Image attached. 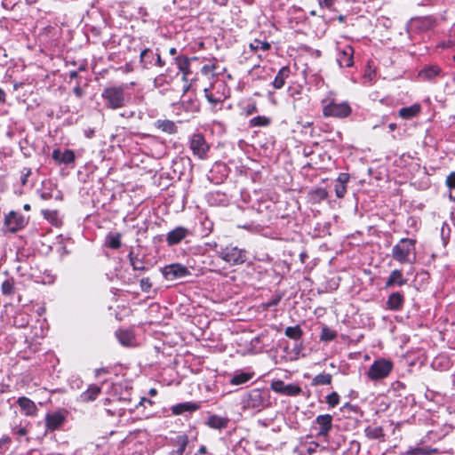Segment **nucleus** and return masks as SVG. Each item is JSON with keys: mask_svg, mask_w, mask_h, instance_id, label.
<instances>
[{"mask_svg": "<svg viewBox=\"0 0 455 455\" xmlns=\"http://www.w3.org/2000/svg\"><path fill=\"white\" fill-rule=\"evenodd\" d=\"M207 452V449L205 446L202 445L199 449H198V453L199 454H205Z\"/></svg>", "mask_w": 455, "mask_h": 455, "instance_id": "obj_64", "label": "nucleus"}, {"mask_svg": "<svg viewBox=\"0 0 455 455\" xmlns=\"http://www.w3.org/2000/svg\"><path fill=\"white\" fill-rule=\"evenodd\" d=\"M339 401H340L339 395L335 391L331 393L330 395H328L325 398L326 403L331 408L336 407L339 403Z\"/></svg>", "mask_w": 455, "mask_h": 455, "instance_id": "obj_38", "label": "nucleus"}, {"mask_svg": "<svg viewBox=\"0 0 455 455\" xmlns=\"http://www.w3.org/2000/svg\"><path fill=\"white\" fill-rule=\"evenodd\" d=\"M406 454H407V455H417V454H421V455H423V448H419V447L412 448V447H411V448L406 451Z\"/></svg>", "mask_w": 455, "mask_h": 455, "instance_id": "obj_55", "label": "nucleus"}, {"mask_svg": "<svg viewBox=\"0 0 455 455\" xmlns=\"http://www.w3.org/2000/svg\"><path fill=\"white\" fill-rule=\"evenodd\" d=\"M253 375H254L253 372H243V371L236 372L230 379V383L232 385L244 384V383L248 382L249 380H251L252 379Z\"/></svg>", "mask_w": 455, "mask_h": 455, "instance_id": "obj_30", "label": "nucleus"}, {"mask_svg": "<svg viewBox=\"0 0 455 455\" xmlns=\"http://www.w3.org/2000/svg\"><path fill=\"white\" fill-rule=\"evenodd\" d=\"M272 84L275 89H280L283 87L284 84V67L280 68Z\"/></svg>", "mask_w": 455, "mask_h": 455, "instance_id": "obj_39", "label": "nucleus"}, {"mask_svg": "<svg viewBox=\"0 0 455 455\" xmlns=\"http://www.w3.org/2000/svg\"><path fill=\"white\" fill-rule=\"evenodd\" d=\"M107 372H108V371H107L106 369H104V368H100V369H97V370L95 371V375H96V377H99V376H100L101 374H103V373H107Z\"/></svg>", "mask_w": 455, "mask_h": 455, "instance_id": "obj_63", "label": "nucleus"}, {"mask_svg": "<svg viewBox=\"0 0 455 455\" xmlns=\"http://www.w3.org/2000/svg\"><path fill=\"white\" fill-rule=\"evenodd\" d=\"M218 256L230 265H240L246 261L247 252L236 246L228 245L218 251Z\"/></svg>", "mask_w": 455, "mask_h": 455, "instance_id": "obj_5", "label": "nucleus"}, {"mask_svg": "<svg viewBox=\"0 0 455 455\" xmlns=\"http://www.w3.org/2000/svg\"><path fill=\"white\" fill-rule=\"evenodd\" d=\"M45 427L46 431H55L59 429L66 420V413L61 411H57L45 415Z\"/></svg>", "mask_w": 455, "mask_h": 455, "instance_id": "obj_10", "label": "nucleus"}, {"mask_svg": "<svg viewBox=\"0 0 455 455\" xmlns=\"http://www.w3.org/2000/svg\"><path fill=\"white\" fill-rule=\"evenodd\" d=\"M408 279L403 275V270L395 268L390 272L385 283V289L393 288L395 286L402 287L405 285Z\"/></svg>", "mask_w": 455, "mask_h": 455, "instance_id": "obj_12", "label": "nucleus"}, {"mask_svg": "<svg viewBox=\"0 0 455 455\" xmlns=\"http://www.w3.org/2000/svg\"><path fill=\"white\" fill-rule=\"evenodd\" d=\"M319 448V444L317 443L312 442L308 444L307 448V454L311 455L315 452H316L317 449Z\"/></svg>", "mask_w": 455, "mask_h": 455, "instance_id": "obj_53", "label": "nucleus"}, {"mask_svg": "<svg viewBox=\"0 0 455 455\" xmlns=\"http://www.w3.org/2000/svg\"><path fill=\"white\" fill-rule=\"evenodd\" d=\"M364 434L365 436L371 440L383 439L385 436L384 428L382 427L368 426L364 429Z\"/></svg>", "mask_w": 455, "mask_h": 455, "instance_id": "obj_28", "label": "nucleus"}, {"mask_svg": "<svg viewBox=\"0 0 455 455\" xmlns=\"http://www.w3.org/2000/svg\"><path fill=\"white\" fill-rule=\"evenodd\" d=\"M438 452L436 448H423V455H433Z\"/></svg>", "mask_w": 455, "mask_h": 455, "instance_id": "obj_57", "label": "nucleus"}, {"mask_svg": "<svg viewBox=\"0 0 455 455\" xmlns=\"http://www.w3.org/2000/svg\"><path fill=\"white\" fill-rule=\"evenodd\" d=\"M301 392L300 387L297 385H286V395H297Z\"/></svg>", "mask_w": 455, "mask_h": 455, "instance_id": "obj_46", "label": "nucleus"}, {"mask_svg": "<svg viewBox=\"0 0 455 455\" xmlns=\"http://www.w3.org/2000/svg\"><path fill=\"white\" fill-rule=\"evenodd\" d=\"M323 116L325 118L345 119L352 114L347 101L339 102L333 92H330L321 100Z\"/></svg>", "mask_w": 455, "mask_h": 455, "instance_id": "obj_1", "label": "nucleus"}, {"mask_svg": "<svg viewBox=\"0 0 455 455\" xmlns=\"http://www.w3.org/2000/svg\"><path fill=\"white\" fill-rule=\"evenodd\" d=\"M337 337V331L330 329L328 326L324 325L322 328L320 340L322 341H331L334 340Z\"/></svg>", "mask_w": 455, "mask_h": 455, "instance_id": "obj_34", "label": "nucleus"}, {"mask_svg": "<svg viewBox=\"0 0 455 455\" xmlns=\"http://www.w3.org/2000/svg\"><path fill=\"white\" fill-rule=\"evenodd\" d=\"M268 391L254 388L245 392L240 401L243 411L255 414L262 411L267 404Z\"/></svg>", "mask_w": 455, "mask_h": 455, "instance_id": "obj_3", "label": "nucleus"}, {"mask_svg": "<svg viewBox=\"0 0 455 455\" xmlns=\"http://www.w3.org/2000/svg\"><path fill=\"white\" fill-rule=\"evenodd\" d=\"M269 121L267 117L258 116L250 120V126L256 127V126H265L268 124Z\"/></svg>", "mask_w": 455, "mask_h": 455, "instance_id": "obj_40", "label": "nucleus"}, {"mask_svg": "<svg viewBox=\"0 0 455 455\" xmlns=\"http://www.w3.org/2000/svg\"><path fill=\"white\" fill-rule=\"evenodd\" d=\"M206 424L211 428L220 430L227 427L228 419L214 414L208 418Z\"/></svg>", "mask_w": 455, "mask_h": 455, "instance_id": "obj_24", "label": "nucleus"}, {"mask_svg": "<svg viewBox=\"0 0 455 455\" xmlns=\"http://www.w3.org/2000/svg\"><path fill=\"white\" fill-rule=\"evenodd\" d=\"M126 88L127 86L124 84L106 87L101 93V98L107 108L118 109L125 107L130 100V97L125 93Z\"/></svg>", "mask_w": 455, "mask_h": 455, "instance_id": "obj_4", "label": "nucleus"}, {"mask_svg": "<svg viewBox=\"0 0 455 455\" xmlns=\"http://www.w3.org/2000/svg\"><path fill=\"white\" fill-rule=\"evenodd\" d=\"M416 243V239L401 238L392 248V258L402 265L414 264L417 259Z\"/></svg>", "mask_w": 455, "mask_h": 455, "instance_id": "obj_2", "label": "nucleus"}, {"mask_svg": "<svg viewBox=\"0 0 455 455\" xmlns=\"http://www.w3.org/2000/svg\"><path fill=\"white\" fill-rule=\"evenodd\" d=\"M274 208H275V204H272L269 201H263L259 204L257 211L259 213H263L265 210L272 212L274 211Z\"/></svg>", "mask_w": 455, "mask_h": 455, "instance_id": "obj_42", "label": "nucleus"}, {"mask_svg": "<svg viewBox=\"0 0 455 455\" xmlns=\"http://www.w3.org/2000/svg\"><path fill=\"white\" fill-rule=\"evenodd\" d=\"M172 443L176 446L169 455H183L186 447L188 443V436L186 434L178 435L175 438L172 439Z\"/></svg>", "mask_w": 455, "mask_h": 455, "instance_id": "obj_20", "label": "nucleus"}, {"mask_svg": "<svg viewBox=\"0 0 455 455\" xmlns=\"http://www.w3.org/2000/svg\"><path fill=\"white\" fill-rule=\"evenodd\" d=\"M154 64L158 66V67H164V61L162 60L160 54L156 53Z\"/></svg>", "mask_w": 455, "mask_h": 455, "instance_id": "obj_58", "label": "nucleus"}, {"mask_svg": "<svg viewBox=\"0 0 455 455\" xmlns=\"http://www.w3.org/2000/svg\"><path fill=\"white\" fill-rule=\"evenodd\" d=\"M200 409V405L196 403L193 402H185L181 403H178L172 407V412L174 415H180L185 412H192Z\"/></svg>", "mask_w": 455, "mask_h": 455, "instance_id": "obj_21", "label": "nucleus"}, {"mask_svg": "<svg viewBox=\"0 0 455 455\" xmlns=\"http://www.w3.org/2000/svg\"><path fill=\"white\" fill-rule=\"evenodd\" d=\"M17 403L26 416L35 417L37 415L38 409L36 403L29 398L26 396L19 397Z\"/></svg>", "mask_w": 455, "mask_h": 455, "instance_id": "obj_17", "label": "nucleus"}, {"mask_svg": "<svg viewBox=\"0 0 455 455\" xmlns=\"http://www.w3.org/2000/svg\"><path fill=\"white\" fill-rule=\"evenodd\" d=\"M6 101V93L5 92L0 88V106L4 105Z\"/></svg>", "mask_w": 455, "mask_h": 455, "instance_id": "obj_60", "label": "nucleus"}, {"mask_svg": "<svg viewBox=\"0 0 455 455\" xmlns=\"http://www.w3.org/2000/svg\"><path fill=\"white\" fill-rule=\"evenodd\" d=\"M405 298L402 291L392 292L387 299V308L393 311H400L404 304Z\"/></svg>", "mask_w": 455, "mask_h": 455, "instance_id": "obj_15", "label": "nucleus"}, {"mask_svg": "<svg viewBox=\"0 0 455 455\" xmlns=\"http://www.w3.org/2000/svg\"><path fill=\"white\" fill-rule=\"evenodd\" d=\"M189 231L184 227H177L171 230L166 235V243L168 245L172 246L180 243L188 235Z\"/></svg>", "mask_w": 455, "mask_h": 455, "instance_id": "obj_14", "label": "nucleus"}, {"mask_svg": "<svg viewBox=\"0 0 455 455\" xmlns=\"http://www.w3.org/2000/svg\"><path fill=\"white\" fill-rule=\"evenodd\" d=\"M165 83V76L161 74L154 79V86L156 88L162 87Z\"/></svg>", "mask_w": 455, "mask_h": 455, "instance_id": "obj_52", "label": "nucleus"}, {"mask_svg": "<svg viewBox=\"0 0 455 455\" xmlns=\"http://www.w3.org/2000/svg\"><path fill=\"white\" fill-rule=\"evenodd\" d=\"M100 393V387L96 385H92L88 387L87 390L83 392L80 395V401L84 403H88L94 401Z\"/></svg>", "mask_w": 455, "mask_h": 455, "instance_id": "obj_27", "label": "nucleus"}, {"mask_svg": "<svg viewBox=\"0 0 455 455\" xmlns=\"http://www.w3.org/2000/svg\"><path fill=\"white\" fill-rule=\"evenodd\" d=\"M204 94H205V97L208 100V101L212 103V104H217V103L221 101V99L220 98H215L212 95V93L211 92L210 89H208V88L204 89Z\"/></svg>", "mask_w": 455, "mask_h": 455, "instance_id": "obj_48", "label": "nucleus"}, {"mask_svg": "<svg viewBox=\"0 0 455 455\" xmlns=\"http://www.w3.org/2000/svg\"><path fill=\"white\" fill-rule=\"evenodd\" d=\"M214 68V66L205 65L202 68V72L204 74H208Z\"/></svg>", "mask_w": 455, "mask_h": 455, "instance_id": "obj_61", "label": "nucleus"}, {"mask_svg": "<svg viewBox=\"0 0 455 455\" xmlns=\"http://www.w3.org/2000/svg\"><path fill=\"white\" fill-rule=\"evenodd\" d=\"M163 275L167 280H176L191 275V271L187 267L180 263H172L163 268Z\"/></svg>", "mask_w": 455, "mask_h": 455, "instance_id": "obj_9", "label": "nucleus"}, {"mask_svg": "<svg viewBox=\"0 0 455 455\" xmlns=\"http://www.w3.org/2000/svg\"><path fill=\"white\" fill-rule=\"evenodd\" d=\"M73 92L77 98H82L84 94V90L79 85H76Z\"/></svg>", "mask_w": 455, "mask_h": 455, "instance_id": "obj_56", "label": "nucleus"}, {"mask_svg": "<svg viewBox=\"0 0 455 455\" xmlns=\"http://www.w3.org/2000/svg\"><path fill=\"white\" fill-rule=\"evenodd\" d=\"M328 191L324 188H315L308 191L307 201L311 204H317L328 198Z\"/></svg>", "mask_w": 455, "mask_h": 455, "instance_id": "obj_19", "label": "nucleus"}, {"mask_svg": "<svg viewBox=\"0 0 455 455\" xmlns=\"http://www.w3.org/2000/svg\"><path fill=\"white\" fill-rule=\"evenodd\" d=\"M421 112V106L415 103L410 107L402 108L399 109L398 115L401 118L409 120L417 116Z\"/></svg>", "mask_w": 455, "mask_h": 455, "instance_id": "obj_23", "label": "nucleus"}, {"mask_svg": "<svg viewBox=\"0 0 455 455\" xmlns=\"http://www.w3.org/2000/svg\"><path fill=\"white\" fill-rule=\"evenodd\" d=\"M155 57L156 53L152 50L146 48L140 54V62L144 68H149L154 65Z\"/></svg>", "mask_w": 455, "mask_h": 455, "instance_id": "obj_26", "label": "nucleus"}, {"mask_svg": "<svg viewBox=\"0 0 455 455\" xmlns=\"http://www.w3.org/2000/svg\"><path fill=\"white\" fill-rule=\"evenodd\" d=\"M270 387L273 391L280 394H284V382L283 380H272Z\"/></svg>", "mask_w": 455, "mask_h": 455, "instance_id": "obj_43", "label": "nucleus"}, {"mask_svg": "<svg viewBox=\"0 0 455 455\" xmlns=\"http://www.w3.org/2000/svg\"><path fill=\"white\" fill-rule=\"evenodd\" d=\"M116 337L120 343L124 346H129L133 339V335L130 331H119L116 332Z\"/></svg>", "mask_w": 455, "mask_h": 455, "instance_id": "obj_36", "label": "nucleus"}, {"mask_svg": "<svg viewBox=\"0 0 455 455\" xmlns=\"http://www.w3.org/2000/svg\"><path fill=\"white\" fill-rule=\"evenodd\" d=\"M11 443V438L9 436H3L1 439H0V449L4 446V445H7Z\"/></svg>", "mask_w": 455, "mask_h": 455, "instance_id": "obj_59", "label": "nucleus"}, {"mask_svg": "<svg viewBox=\"0 0 455 455\" xmlns=\"http://www.w3.org/2000/svg\"><path fill=\"white\" fill-rule=\"evenodd\" d=\"M350 180V175L347 172H341L335 180L334 191L338 198L341 199L347 194V184Z\"/></svg>", "mask_w": 455, "mask_h": 455, "instance_id": "obj_16", "label": "nucleus"}, {"mask_svg": "<svg viewBox=\"0 0 455 455\" xmlns=\"http://www.w3.org/2000/svg\"><path fill=\"white\" fill-rule=\"evenodd\" d=\"M152 287V283L149 280V278H142L140 280V288L142 291L148 292Z\"/></svg>", "mask_w": 455, "mask_h": 455, "instance_id": "obj_49", "label": "nucleus"}, {"mask_svg": "<svg viewBox=\"0 0 455 455\" xmlns=\"http://www.w3.org/2000/svg\"><path fill=\"white\" fill-rule=\"evenodd\" d=\"M12 433L13 435H20V436H24V435H27L28 431H27L25 427L14 426V427H12Z\"/></svg>", "mask_w": 455, "mask_h": 455, "instance_id": "obj_50", "label": "nucleus"}, {"mask_svg": "<svg viewBox=\"0 0 455 455\" xmlns=\"http://www.w3.org/2000/svg\"><path fill=\"white\" fill-rule=\"evenodd\" d=\"M31 174V169L28 168V167H24L21 171V178H20V181L23 185H25L28 181V178L30 176Z\"/></svg>", "mask_w": 455, "mask_h": 455, "instance_id": "obj_51", "label": "nucleus"}, {"mask_svg": "<svg viewBox=\"0 0 455 455\" xmlns=\"http://www.w3.org/2000/svg\"><path fill=\"white\" fill-rule=\"evenodd\" d=\"M303 331L299 325L286 327V337L299 340L302 338Z\"/></svg>", "mask_w": 455, "mask_h": 455, "instance_id": "obj_35", "label": "nucleus"}, {"mask_svg": "<svg viewBox=\"0 0 455 455\" xmlns=\"http://www.w3.org/2000/svg\"><path fill=\"white\" fill-rule=\"evenodd\" d=\"M52 159L58 164H68L75 161V153L71 149H66L65 151H61L59 148H56L52 153Z\"/></svg>", "mask_w": 455, "mask_h": 455, "instance_id": "obj_18", "label": "nucleus"}, {"mask_svg": "<svg viewBox=\"0 0 455 455\" xmlns=\"http://www.w3.org/2000/svg\"><path fill=\"white\" fill-rule=\"evenodd\" d=\"M27 223L28 221L22 214L12 211L4 217V231L17 233L23 229Z\"/></svg>", "mask_w": 455, "mask_h": 455, "instance_id": "obj_8", "label": "nucleus"}, {"mask_svg": "<svg viewBox=\"0 0 455 455\" xmlns=\"http://www.w3.org/2000/svg\"><path fill=\"white\" fill-rule=\"evenodd\" d=\"M175 62L178 68L183 73V77L189 74V59L186 56H178L175 58Z\"/></svg>", "mask_w": 455, "mask_h": 455, "instance_id": "obj_31", "label": "nucleus"}, {"mask_svg": "<svg viewBox=\"0 0 455 455\" xmlns=\"http://www.w3.org/2000/svg\"><path fill=\"white\" fill-rule=\"evenodd\" d=\"M393 369V363L390 360L379 359L373 362L367 372L368 378L371 380H379L387 378Z\"/></svg>", "mask_w": 455, "mask_h": 455, "instance_id": "obj_6", "label": "nucleus"}, {"mask_svg": "<svg viewBox=\"0 0 455 455\" xmlns=\"http://www.w3.org/2000/svg\"><path fill=\"white\" fill-rule=\"evenodd\" d=\"M342 410L357 412V411L359 410V407L357 405L351 404L350 403H346L343 405Z\"/></svg>", "mask_w": 455, "mask_h": 455, "instance_id": "obj_54", "label": "nucleus"}, {"mask_svg": "<svg viewBox=\"0 0 455 455\" xmlns=\"http://www.w3.org/2000/svg\"><path fill=\"white\" fill-rule=\"evenodd\" d=\"M315 424L318 426V437H326L332 428V416L331 414H321L315 418Z\"/></svg>", "mask_w": 455, "mask_h": 455, "instance_id": "obj_11", "label": "nucleus"}, {"mask_svg": "<svg viewBox=\"0 0 455 455\" xmlns=\"http://www.w3.org/2000/svg\"><path fill=\"white\" fill-rule=\"evenodd\" d=\"M249 47L252 52H257L259 50L265 52L270 48V44L266 41L255 39L249 44Z\"/></svg>", "mask_w": 455, "mask_h": 455, "instance_id": "obj_37", "label": "nucleus"}, {"mask_svg": "<svg viewBox=\"0 0 455 455\" xmlns=\"http://www.w3.org/2000/svg\"><path fill=\"white\" fill-rule=\"evenodd\" d=\"M189 148L193 155L200 160L207 158L210 146L201 133H194L189 140Z\"/></svg>", "mask_w": 455, "mask_h": 455, "instance_id": "obj_7", "label": "nucleus"}, {"mask_svg": "<svg viewBox=\"0 0 455 455\" xmlns=\"http://www.w3.org/2000/svg\"><path fill=\"white\" fill-rule=\"evenodd\" d=\"M105 243L111 249H118L121 246V235L119 233L108 234L106 236Z\"/></svg>", "mask_w": 455, "mask_h": 455, "instance_id": "obj_33", "label": "nucleus"}, {"mask_svg": "<svg viewBox=\"0 0 455 455\" xmlns=\"http://www.w3.org/2000/svg\"><path fill=\"white\" fill-rule=\"evenodd\" d=\"M213 3H215L216 4L220 5V6H225L227 5L228 0H212Z\"/></svg>", "mask_w": 455, "mask_h": 455, "instance_id": "obj_62", "label": "nucleus"}, {"mask_svg": "<svg viewBox=\"0 0 455 455\" xmlns=\"http://www.w3.org/2000/svg\"><path fill=\"white\" fill-rule=\"evenodd\" d=\"M2 291L5 295H10L13 292V282L11 280H5L2 283Z\"/></svg>", "mask_w": 455, "mask_h": 455, "instance_id": "obj_44", "label": "nucleus"}, {"mask_svg": "<svg viewBox=\"0 0 455 455\" xmlns=\"http://www.w3.org/2000/svg\"><path fill=\"white\" fill-rule=\"evenodd\" d=\"M337 61L341 68H350L354 65V49L350 45L340 50L337 56Z\"/></svg>", "mask_w": 455, "mask_h": 455, "instance_id": "obj_13", "label": "nucleus"}, {"mask_svg": "<svg viewBox=\"0 0 455 455\" xmlns=\"http://www.w3.org/2000/svg\"><path fill=\"white\" fill-rule=\"evenodd\" d=\"M445 185L450 189H455V172H451L445 180Z\"/></svg>", "mask_w": 455, "mask_h": 455, "instance_id": "obj_47", "label": "nucleus"}, {"mask_svg": "<svg viewBox=\"0 0 455 455\" xmlns=\"http://www.w3.org/2000/svg\"><path fill=\"white\" fill-rule=\"evenodd\" d=\"M128 258L133 270L140 272L146 270V267L144 265L143 260L140 259L138 256L134 255L132 251H131L130 253L128 254Z\"/></svg>", "mask_w": 455, "mask_h": 455, "instance_id": "obj_32", "label": "nucleus"}, {"mask_svg": "<svg viewBox=\"0 0 455 455\" xmlns=\"http://www.w3.org/2000/svg\"><path fill=\"white\" fill-rule=\"evenodd\" d=\"M313 124V122L309 120H302L301 118L299 120L296 121V128L292 130L293 132L299 131L300 132H303L305 129L310 128Z\"/></svg>", "mask_w": 455, "mask_h": 455, "instance_id": "obj_41", "label": "nucleus"}, {"mask_svg": "<svg viewBox=\"0 0 455 455\" xmlns=\"http://www.w3.org/2000/svg\"><path fill=\"white\" fill-rule=\"evenodd\" d=\"M155 127L161 130L163 132L173 134L177 132L178 127L173 121L158 119L154 124Z\"/></svg>", "mask_w": 455, "mask_h": 455, "instance_id": "obj_25", "label": "nucleus"}, {"mask_svg": "<svg viewBox=\"0 0 455 455\" xmlns=\"http://www.w3.org/2000/svg\"><path fill=\"white\" fill-rule=\"evenodd\" d=\"M321 8L327 9L329 11H334V4L336 0H317Z\"/></svg>", "mask_w": 455, "mask_h": 455, "instance_id": "obj_45", "label": "nucleus"}, {"mask_svg": "<svg viewBox=\"0 0 455 455\" xmlns=\"http://www.w3.org/2000/svg\"><path fill=\"white\" fill-rule=\"evenodd\" d=\"M332 382V375L326 372H322L315 376L311 381L313 387L331 385Z\"/></svg>", "mask_w": 455, "mask_h": 455, "instance_id": "obj_29", "label": "nucleus"}, {"mask_svg": "<svg viewBox=\"0 0 455 455\" xmlns=\"http://www.w3.org/2000/svg\"><path fill=\"white\" fill-rule=\"evenodd\" d=\"M442 74V69L437 65H430L422 68L419 76L423 78L424 80L431 81L435 79L436 76H439Z\"/></svg>", "mask_w": 455, "mask_h": 455, "instance_id": "obj_22", "label": "nucleus"}]
</instances>
